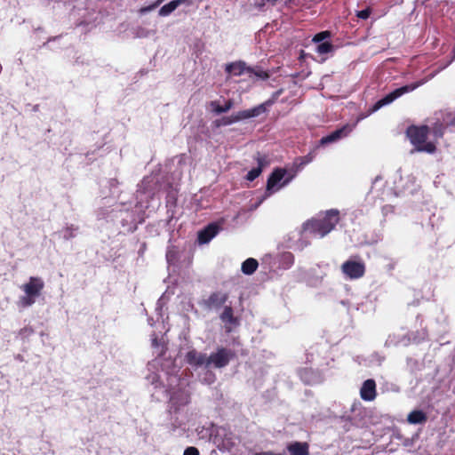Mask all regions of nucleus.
Instances as JSON below:
<instances>
[{"instance_id":"f257e3e1","label":"nucleus","mask_w":455,"mask_h":455,"mask_svg":"<svg viewBox=\"0 0 455 455\" xmlns=\"http://www.w3.org/2000/svg\"><path fill=\"white\" fill-rule=\"evenodd\" d=\"M428 132L429 128L427 125L419 127L410 126L407 129V135L410 138L411 142L416 146L419 151L434 153L435 151V144L427 141Z\"/></svg>"},{"instance_id":"f03ea898","label":"nucleus","mask_w":455,"mask_h":455,"mask_svg":"<svg viewBox=\"0 0 455 455\" xmlns=\"http://www.w3.org/2000/svg\"><path fill=\"white\" fill-rule=\"evenodd\" d=\"M339 220V211L330 210L326 212L325 217L323 220L308 221L306 226L314 233L324 236L335 228Z\"/></svg>"},{"instance_id":"7ed1b4c3","label":"nucleus","mask_w":455,"mask_h":455,"mask_svg":"<svg viewBox=\"0 0 455 455\" xmlns=\"http://www.w3.org/2000/svg\"><path fill=\"white\" fill-rule=\"evenodd\" d=\"M420 84H422L421 82H418V83H415V84H408V85H405V86H403V87H400L398 89H395V91H393L392 92L388 93L387 95H386L383 99L378 100L372 107V111H377L379 110L380 108L387 105V104H390L391 102H393L395 99L399 98L400 96H402L403 94H404L405 92H411L413 90H415L416 88H418Z\"/></svg>"},{"instance_id":"20e7f679","label":"nucleus","mask_w":455,"mask_h":455,"mask_svg":"<svg viewBox=\"0 0 455 455\" xmlns=\"http://www.w3.org/2000/svg\"><path fill=\"white\" fill-rule=\"evenodd\" d=\"M266 110H267V108H266L265 104H260L251 109L239 111L231 116L225 117V118H223L222 123L225 125H228L233 123L239 122L241 120L258 116L260 114L266 112Z\"/></svg>"},{"instance_id":"39448f33","label":"nucleus","mask_w":455,"mask_h":455,"mask_svg":"<svg viewBox=\"0 0 455 455\" xmlns=\"http://www.w3.org/2000/svg\"><path fill=\"white\" fill-rule=\"evenodd\" d=\"M342 272L350 279L362 277L365 272V266L361 261L347 260L341 266Z\"/></svg>"},{"instance_id":"423d86ee","label":"nucleus","mask_w":455,"mask_h":455,"mask_svg":"<svg viewBox=\"0 0 455 455\" xmlns=\"http://www.w3.org/2000/svg\"><path fill=\"white\" fill-rule=\"evenodd\" d=\"M233 354L226 348H219L216 353L208 357V366L213 365L215 368H222L228 364Z\"/></svg>"},{"instance_id":"0eeeda50","label":"nucleus","mask_w":455,"mask_h":455,"mask_svg":"<svg viewBox=\"0 0 455 455\" xmlns=\"http://www.w3.org/2000/svg\"><path fill=\"white\" fill-rule=\"evenodd\" d=\"M285 173L286 171L283 169H276L271 173L267 182V196L271 195L273 192L279 190L286 184V182L281 184V180L283 179Z\"/></svg>"},{"instance_id":"6e6552de","label":"nucleus","mask_w":455,"mask_h":455,"mask_svg":"<svg viewBox=\"0 0 455 455\" xmlns=\"http://www.w3.org/2000/svg\"><path fill=\"white\" fill-rule=\"evenodd\" d=\"M220 228L217 224H209L205 228L198 232L197 241L200 244L209 243L218 233Z\"/></svg>"},{"instance_id":"1a4fd4ad","label":"nucleus","mask_w":455,"mask_h":455,"mask_svg":"<svg viewBox=\"0 0 455 455\" xmlns=\"http://www.w3.org/2000/svg\"><path fill=\"white\" fill-rule=\"evenodd\" d=\"M44 282L38 277H30L29 282L23 285V291L28 296L37 297L44 288Z\"/></svg>"},{"instance_id":"9d476101","label":"nucleus","mask_w":455,"mask_h":455,"mask_svg":"<svg viewBox=\"0 0 455 455\" xmlns=\"http://www.w3.org/2000/svg\"><path fill=\"white\" fill-rule=\"evenodd\" d=\"M376 383L373 379H367L363 382L360 395L364 401H373L376 397Z\"/></svg>"},{"instance_id":"9b49d317","label":"nucleus","mask_w":455,"mask_h":455,"mask_svg":"<svg viewBox=\"0 0 455 455\" xmlns=\"http://www.w3.org/2000/svg\"><path fill=\"white\" fill-rule=\"evenodd\" d=\"M351 130L352 129L348 125H345V126L341 127L340 129L334 131L331 134H329L325 137H323L320 140V144L323 146V145H327V144L335 142L338 140H339L343 137H346L351 132Z\"/></svg>"},{"instance_id":"f8f14e48","label":"nucleus","mask_w":455,"mask_h":455,"mask_svg":"<svg viewBox=\"0 0 455 455\" xmlns=\"http://www.w3.org/2000/svg\"><path fill=\"white\" fill-rule=\"evenodd\" d=\"M208 357L205 354L199 353L196 350L189 351L187 355V361L189 364L194 366L205 365L208 367Z\"/></svg>"},{"instance_id":"ddd939ff","label":"nucleus","mask_w":455,"mask_h":455,"mask_svg":"<svg viewBox=\"0 0 455 455\" xmlns=\"http://www.w3.org/2000/svg\"><path fill=\"white\" fill-rule=\"evenodd\" d=\"M226 71L233 76H241L243 74H251L252 68H248L242 61L228 64L226 66Z\"/></svg>"},{"instance_id":"4468645a","label":"nucleus","mask_w":455,"mask_h":455,"mask_svg":"<svg viewBox=\"0 0 455 455\" xmlns=\"http://www.w3.org/2000/svg\"><path fill=\"white\" fill-rule=\"evenodd\" d=\"M291 455H308L309 445L307 443L293 442L287 446Z\"/></svg>"},{"instance_id":"2eb2a0df","label":"nucleus","mask_w":455,"mask_h":455,"mask_svg":"<svg viewBox=\"0 0 455 455\" xmlns=\"http://www.w3.org/2000/svg\"><path fill=\"white\" fill-rule=\"evenodd\" d=\"M228 298L227 293L214 292L209 297L207 303L210 307H220L227 301Z\"/></svg>"},{"instance_id":"dca6fc26","label":"nucleus","mask_w":455,"mask_h":455,"mask_svg":"<svg viewBox=\"0 0 455 455\" xmlns=\"http://www.w3.org/2000/svg\"><path fill=\"white\" fill-rule=\"evenodd\" d=\"M220 319L225 323L236 325L238 323L237 319L234 316L233 309L231 307H225L222 314L220 315Z\"/></svg>"},{"instance_id":"f3484780","label":"nucleus","mask_w":455,"mask_h":455,"mask_svg":"<svg viewBox=\"0 0 455 455\" xmlns=\"http://www.w3.org/2000/svg\"><path fill=\"white\" fill-rule=\"evenodd\" d=\"M258 266V261L255 259L249 258L242 264V271L245 275H251L256 271Z\"/></svg>"},{"instance_id":"a211bd4d","label":"nucleus","mask_w":455,"mask_h":455,"mask_svg":"<svg viewBox=\"0 0 455 455\" xmlns=\"http://www.w3.org/2000/svg\"><path fill=\"white\" fill-rule=\"evenodd\" d=\"M407 420L411 424L423 423L427 420V416L421 411H413L408 415Z\"/></svg>"},{"instance_id":"6ab92c4d","label":"nucleus","mask_w":455,"mask_h":455,"mask_svg":"<svg viewBox=\"0 0 455 455\" xmlns=\"http://www.w3.org/2000/svg\"><path fill=\"white\" fill-rule=\"evenodd\" d=\"M182 3L181 0H173L170 3L164 4L161 9L159 10V15L160 16H167L171 14L180 4Z\"/></svg>"},{"instance_id":"aec40b11","label":"nucleus","mask_w":455,"mask_h":455,"mask_svg":"<svg viewBox=\"0 0 455 455\" xmlns=\"http://www.w3.org/2000/svg\"><path fill=\"white\" fill-rule=\"evenodd\" d=\"M257 161H258L259 166L257 168H253L252 170H251L246 175V179L249 181L254 180L256 178H258L260 175V173L262 172V168L264 165V159L262 157L259 156L257 158Z\"/></svg>"},{"instance_id":"412c9836","label":"nucleus","mask_w":455,"mask_h":455,"mask_svg":"<svg viewBox=\"0 0 455 455\" xmlns=\"http://www.w3.org/2000/svg\"><path fill=\"white\" fill-rule=\"evenodd\" d=\"M233 105L234 104L232 100H228L224 106H220L217 101L211 102V107L212 108V110L216 114L228 112L229 109L233 108Z\"/></svg>"},{"instance_id":"4be33fe9","label":"nucleus","mask_w":455,"mask_h":455,"mask_svg":"<svg viewBox=\"0 0 455 455\" xmlns=\"http://www.w3.org/2000/svg\"><path fill=\"white\" fill-rule=\"evenodd\" d=\"M333 50V45L330 42H323L317 45L316 52L319 54H326Z\"/></svg>"},{"instance_id":"5701e85b","label":"nucleus","mask_w":455,"mask_h":455,"mask_svg":"<svg viewBox=\"0 0 455 455\" xmlns=\"http://www.w3.org/2000/svg\"><path fill=\"white\" fill-rule=\"evenodd\" d=\"M250 78H257V79H267L268 74L261 69L255 70L252 68L251 74H247Z\"/></svg>"},{"instance_id":"b1692460","label":"nucleus","mask_w":455,"mask_h":455,"mask_svg":"<svg viewBox=\"0 0 455 455\" xmlns=\"http://www.w3.org/2000/svg\"><path fill=\"white\" fill-rule=\"evenodd\" d=\"M330 36H331V33L329 31H323V32L316 34L314 36L313 41L315 43L322 42L323 40H324L325 38H328Z\"/></svg>"},{"instance_id":"393cba45","label":"nucleus","mask_w":455,"mask_h":455,"mask_svg":"<svg viewBox=\"0 0 455 455\" xmlns=\"http://www.w3.org/2000/svg\"><path fill=\"white\" fill-rule=\"evenodd\" d=\"M35 302L33 296H28L26 294V296L22 297L20 299V303L23 307H28L32 305Z\"/></svg>"},{"instance_id":"a878e982","label":"nucleus","mask_w":455,"mask_h":455,"mask_svg":"<svg viewBox=\"0 0 455 455\" xmlns=\"http://www.w3.org/2000/svg\"><path fill=\"white\" fill-rule=\"evenodd\" d=\"M371 12V9L370 8H366L364 10L357 12H356V16L359 19L366 20V19H368L370 17Z\"/></svg>"},{"instance_id":"bb28decb","label":"nucleus","mask_w":455,"mask_h":455,"mask_svg":"<svg viewBox=\"0 0 455 455\" xmlns=\"http://www.w3.org/2000/svg\"><path fill=\"white\" fill-rule=\"evenodd\" d=\"M183 455H199L197 448L190 446L185 449Z\"/></svg>"},{"instance_id":"cd10ccee","label":"nucleus","mask_w":455,"mask_h":455,"mask_svg":"<svg viewBox=\"0 0 455 455\" xmlns=\"http://www.w3.org/2000/svg\"><path fill=\"white\" fill-rule=\"evenodd\" d=\"M158 4H159V2H157L156 4H151L149 6H147V7H142V8H140V12L141 14H143L145 12H150V11L154 10Z\"/></svg>"}]
</instances>
